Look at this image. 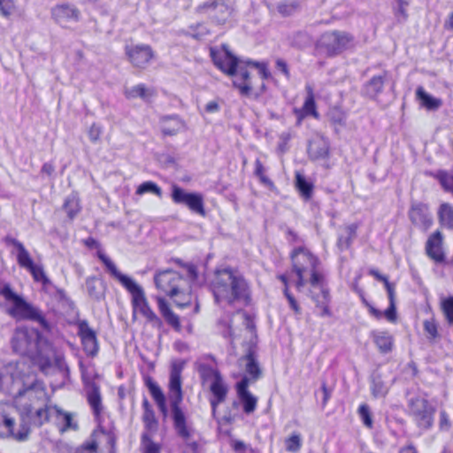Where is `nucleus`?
Instances as JSON below:
<instances>
[{
  "label": "nucleus",
  "instance_id": "1",
  "mask_svg": "<svg viewBox=\"0 0 453 453\" xmlns=\"http://www.w3.org/2000/svg\"><path fill=\"white\" fill-rule=\"evenodd\" d=\"M293 270L290 276L280 275L279 278L284 283V295L287 297L290 308L300 314L301 309L289 293L288 282H293L299 292L307 293L320 310L321 316H329L328 303L330 295L325 279L319 271L318 259L307 250L299 248L293 251Z\"/></svg>",
  "mask_w": 453,
  "mask_h": 453
},
{
  "label": "nucleus",
  "instance_id": "2",
  "mask_svg": "<svg viewBox=\"0 0 453 453\" xmlns=\"http://www.w3.org/2000/svg\"><path fill=\"white\" fill-rule=\"evenodd\" d=\"M0 390L14 398L16 409L30 415L32 407L45 404L44 384L37 379L34 365L26 360L0 364Z\"/></svg>",
  "mask_w": 453,
  "mask_h": 453
},
{
  "label": "nucleus",
  "instance_id": "3",
  "mask_svg": "<svg viewBox=\"0 0 453 453\" xmlns=\"http://www.w3.org/2000/svg\"><path fill=\"white\" fill-rule=\"evenodd\" d=\"M211 57L216 66L234 78V85L242 95L250 93L256 85V79L263 81L268 76L263 64L238 60L225 45L219 50L211 49Z\"/></svg>",
  "mask_w": 453,
  "mask_h": 453
},
{
  "label": "nucleus",
  "instance_id": "4",
  "mask_svg": "<svg viewBox=\"0 0 453 453\" xmlns=\"http://www.w3.org/2000/svg\"><path fill=\"white\" fill-rule=\"evenodd\" d=\"M12 345L14 351L22 355L16 362L26 360L27 365H37L42 372L50 365L53 350L50 343L35 329L17 328Z\"/></svg>",
  "mask_w": 453,
  "mask_h": 453
},
{
  "label": "nucleus",
  "instance_id": "5",
  "mask_svg": "<svg viewBox=\"0 0 453 453\" xmlns=\"http://www.w3.org/2000/svg\"><path fill=\"white\" fill-rule=\"evenodd\" d=\"M187 278L173 270L158 272L154 276L157 288L168 296L179 307H185L191 303L193 293L191 282L197 277L196 266H186Z\"/></svg>",
  "mask_w": 453,
  "mask_h": 453
},
{
  "label": "nucleus",
  "instance_id": "6",
  "mask_svg": "<svg viewBox=\"0 0 453 453\" xmlns=\"http://www.w3.org/2000/svg\"><path fill=\"white\" fill-rule=\"evenodd\" d=\"M182 365L173 363L169 381V399L172 407L174 426L178 434L185 441L187 447L184 453H196V443L193 441L194 430L186 420V417L179 408L182 400L180 373Z\"/></svg>",
  "mask_w": 453,
  "mask_h": 453
},
{
  "label": "nucleus",
  "instance_id": "7",
  "mask_svg": "<svg viewBox=\"0 0 453 453\" xmlns=\"http://www.w3.org/2000/svg\"><path fill=\"white\" fill-rule=\"evenodd\" d=\"M211 288L216 302L233 304L246 299L248 285L243 277L236 271L225 268L215 272Z\"/></svg>",
  "mask_w": 453,
  "mask_h": 453
},
{
  "label": "nucleus",
  "instance_id": "8",
  "mask_svg": "<svg viewBox=\"0 0 453 453\" xmlns=\"http://www.w3.org/2000/svg\"><path fill=\"white\" fill-rule=\"evenodd\" d=\"M100 259L105 265L111 274L129 291L132 296L133 317L141 314L148 322L160 326L161 321L150 309L142 288L130 277L122 274L115 265L104 255H100Z\"/></svg>",
  "mask_w": 453,
  "mask_h": 453
},
{
  "label": "nucleus",
  "instance_id": "9",
  "mask_svg": "<svg viewBox=\"0 0 453 453\" xmlns=\"http://www.w3.org/2000/svg\"><path fill=\"white\" fill-rule=\"evenodd\" d=\"M30 416L15 407L0 403V436L22 441L30 432Z\"/></svg>",
  "mask_w": 453,
  "mask_h": 453
},
{
  "label": "nucleus",
  "instance_id": "10",
  "mask_svg": "<svg viewBox=\"0 0 453 453\" xmlns=\"http://www.w3.org/2000/svg\"><path fill=\"white\" fill-rule=\"evenodd\" d=\"M239 366L243 368L250 376V378L244 376L241 381L237 383L239 399L242 403L244 411L250 414L256 410L257 398L248 390V387L250 382L256 381L261 375V370L257 363L252 349H250L245 357L239 359Z\"/></svg>",
  "mask_w": 453,
  "mask_h": 453
},
{
  "label": "nucleus",
  "instance_id": "11",
  "mask_svg": "<svg viewBox=\"0 0 453 453\" xmlns=\"http://www.w3.org/2000/svg\"><path fill=\"white\" fill-rule=\"evenodd\" d=\"M0 303L4 306L6 312L17 320L31 319L43 322L40 311L13 292L7 285L0 290Z\"/></svg>",
  "mask_w": 453,
  "mask_h": 453
},
{
  "label": "nucleus",
  "instance_id": "12",
  "mask_svg": "<svg viewBox=\"0 0 453 453\" xmlns=\"http://www.w3.org/2000/svg\"><path fill=\"white\" fill-rule=\"evenodd\" d=\"M354 42V37L345 31H329L326 32L317 42V50L328 57L340 55L344 50L349 49Z\"/></svg>",
  "mask_w": 453,
  "mask_h": 453
},
{
  "label": "nucleus",
  "instance_id": "13",
  "mask_svg": "<svg viewBox=\"0 0 453 453\" xmlns=\"http://www.w3.org/2000/svg\"><path fill=\"white\" fill-rule=\"evenodd\" d=\"M410 414L422 429H429L434 424L435 408L422 395L411 397L408 401Z\"/></svg>",
  "mask_w": 453,
  "mask_h": 453
},
{
  "label": "nucleus",
  "instance_id": "14",
  "mask_svg": "<svg viewBox=\"0 0 453 453\" xmlns=\"http://www.w3.org/2000/svg\"><path fill=\"white\" fill-rule=\"evenodd\" d=\"M204 383H208L214 399L211 400L213 410L216 405L225 400L227 387L219 373L213 368L204 367L202 372Z\"/></svg>",
  "mask_w": 453,
  "mask_h": 453
},
{
  "label": "nucleus",
  "instance_id": "15",
  "mask_svg": "<svg viewBox=\"0 0 453 453\" xmlns=\"http://www.w3.org/2000/svg\"><path fill=\"white\" fill-rule=\"evenodd\" d=\"M125 53L130 64L136 68H144L154 58L152 48L143 43L126 45Z\"/></svg>",
  "mask_w": 453,
  "mask_h": 453
},
{
  "label": "nucleus",
  "instance_id": "16",
  "mask_svg": "<svg viewBox=\"0 0 453 453\" xmlns=\"http://www.w3.org/2000/svg\"><path fill=\"white\" fill-rule=\"evenodd\" d=\"M51 16L61 27L71 28L81 20V13L76 6L64 4L55 6L51 10Z\"/></svg>",
  "mask_w": 453,
  "mask_h": 453
},
{
  "label": "nucleus",
  "instance_id": "17",
  "mask_svg": "<svg viewBox=\"0 0 453 453\" xmlns=\"http://www.w3.org/2000/svg\"><path fill=\"white\" fill-rule=\"evenodd\" d=\"M196 11L218 22H225L232 13V7L226 0H213L200 4Z\"/></svg>",
  "mask_w": 453,
  "mask_h": 453
},
{
  "label": "nucleus",
  "instance_id": "18",
  "mask_svg": "<svg viewBox=\"0 0 453 453\" xmlns=\"http://www.w3.org/2000/svg\"><path fill=\"white\" fill-rule=\"evenodd\" d=\"M172 198L174 203L186 204L191 211L204 216L203 197L201 194L188 193L178 186H173Z\"/></svg>",
  "mask_w": 453,
  "mask_h": 453
},
{
  "label": "nucleus",
  "instance_id": "19",
  "mask_svg": "<svg viewBox=\"0 0 453 453\" xmlns=\"http://www.w3.org/2000/svg\"><path fill=\"white\" fill-rule=\"evenodd\" d=\"M113 438L103 430L95 431L84 445L83 453H112Z\"/></svg>",
  "mask_w": 453,
  "mask_h": 453
},
{
  "label": "nucleus",
  "instance_id": "20",
  "mask_svg": "<svg viewBox=\"0 0 453 453\" xmlns=\"http://www.w3.org/2000/svg\"><path fill=\"white\" fill-rule=\"evenodd\" d=\"M409 217L414 225L424 230L428 229L433 224L432 216L429 214L426 206L423 204L412 205Z\"/></svg>",
  "mask_w": 453,
  "mask_h": 453
},
{
  "label": "nucleus",
  "instance_id": "21",
  "mask_svg": "<svg viewBox=\"0 0 453 453\" xmlns=\"http://www.w3.org/2000/svg\"><path fill=\"white\" fill-rule=\"evenodd\" d=\"M51 414L55 418L57 426L61 433L67 430H77L78 424L74 419V415L65 411L58 407H52Z\"/></svg>",
  "mask_w": 453,
  "mask_h": 453
},
{
  "label": "nucleus",
  "instance_id": "22",
  "mask_svg": "<svg viewBox=\"0 0 453 453\" xmlns=\"http://www.w3.org/2000/svg\"><path fill=\"white\" fill-rule=\"evenodd\" d=\"M79 334L84 350L88 355L94 356L98 349L96 333L88 326V323L83 321L79 324Z\"/></svg>",
  "mask_w": 453,
  "mask_h": 453
},
{
  "label": "nucleus",
  "instance_id": "23",
  "mask_svg": "<svg viewBox=\"0 0 453 453\" xmlns=\"http://www.w3.org/2000/svg\"><path fill=\"white\" fill-rule=\"evenodd\" d=\"M125 96L127 99L141 98L149 103L156 96V90L144 84H136L131 87H126L124 90Z\"/></svg>",
  "mask_w": 453,
  "mask_h": 453
},
{
  "label": "nucleus",
  "instance_id": "24",
  "mask_svg": "<svg viewBox=\"0 0 453 453\" xmlns=\"http://www.w3.org/2000/svg\"><path fill=\"white\" fill-rule=\"evenodd\" d=\"M442 240V234L440 231H436L429 237L426 242V253L436 262H441L444 259Z\"/></svg>",
  "mask_w": 453,
  "mask_h": 453
},
{
  "label": "nucleus",
  "instance_id": "25",
  "mask_svg": "<svg viewBox=\"0 0 453 453\" xmlns=\"http://www.w3.org/2000/svg\"><path fill=\"white\" fill-rule=\"evenodd\" d=\"M144 405L145 411L142 417L144 431L142 437H160L158 434V423L155 418L154 412L147 407L146 402Z\"/></svg>",
  "mask_w": 453,
  "mask_h": 453
},
{
  "label": "nucleus",
  "instance_id": "26",
  "mask_svg": "<svg viewBox=\"0 0 453 453\" xmlns=\"http://www.w3.org/2000/svg\"><path fill=\"white\" fill-rule=\"evenodd\" d=\"M308 153L312 159L325 158L329 153V142L323 137H316L309 145Z\"/></svg>",
  "mask_w": 453,
  "mask_h": 453
},
{
  "label": "nucleus",
  "instance_id": "27",
  "mask_svg": "<svg viewBox=\"0 0 453 453\" xmlns=\"http://www.w3.org/2000/svg\"><path fill=\"white\" fill-rule=\"evenodd\" d=\"M295 112L298 124H300L303 119L306 116H312L315 119H319V113L316 111L313 92L311 88H307V97L303 108L301 110H295Z\"/></svg>",
  "mask_w": 453,
  "mask_h": 453
},
{
  "label": "nucleus",
  "instance_id": "28",
  "mask_svg": "<svg viewBox=\"0 0 453 453\" xmlns=\"http://www.w3.org/2000/svg\"><path fill=\"white\" fill-rule=\"evenodd\" d=\"M161 129L165 134L173 135L185 128L184 122L175 116H165L160 119Z\"/></svg>",
  "mask_w": 453,
  "mask_h": 453
},
{
  "label": "nucleus",
  "instance_id": "29",
  "mask_svg": "<svg viewBox=\"0 0 453 453\" xmlns=\"http://www.w3.org/2000/svg\"><path fill=\"white\" fill-rule=\"evenodd\" d=\"M157 301L158 309H159L162 316L166 320V322L171 326H173L176 331L180 332V324L179 317L171 311L168 303L163 297H157Z\"/></svg>",
  "mask_w": 453,
  "mask_h": 453
},
{
  "label": "nucleus",
  "instance_id": "30",
  "mask_svg": "<svg viewBox=\"0 0 453 453\" xmlns=\"http://www.w3.org/2000/svg\"><path fill=\"white\" fill-rule=\"evenodd\" d=\"M438 219L442 226L453 229V206L449 203H442L437 211Z\"/></svg>",
  "mask_w": 453,
  "mask_h": 453
},
{
  "label": "nucleus",
  "instance_id": "31",
  "mask_svg": "<svg viewBox=\"0 0 453 453\" xmlns=\"http://www.w3.org/2000/svg\"><path fill=\"white\" fill-rule=\"evenodd\" d=\"M417 98L421 102V105L426 107L427 110H437L439 109L442 102L439 98H435L426 93L422 87H418L416 90Z\"/></svg>",
  "mask_w": 453,
  "mask_h": 453
},
{
  "label": "nucleus",
  "instance_id": "32",
  "mask_svg": "<svg viewBox=\"0 0 453 453\" xmlns=\"http://www.w3.org/2000/svg\"><path fill=\"white\" fill-rule=\"evenodd\" d=\"M51 410L52 407H46V403L32 407V413L29 415L30 421L33 419L35 424L38 426L42 425L49 419L50 416H52Z\"/></svg>",
  "mask_w": 453,
  "mask_h": 453
},
{
  "label": "nucleus",
  "instance_id": "33",
  "mask_svg": "<svg viewBox=\"0 0 453 453\" xmlns=\"http://www.w3.org/2000/svg\"><path fill=\"white\" fill-rule=\"evenodd\" d=\"M12 244L16 249L19 265L26 269L32 266L34 262L24 245L17 240H12Z\"/></svg>",
  "mask_w": 453,
  "mask_h": 453
},
{
  "label": "nucleus",
  "instance_id": "34",
  "mask_svg": "<svg viewBox=\"0 0 453 453\" xmlns=\"http://www.w3.org/2000/svg\"><path fill=\"white\" fill-rule=\"evenodd\" d=\"M148 386H149V390H150L153 399L157 403L158 409L160 410L162 414L165 417L168 413V409L166 406V401H165L164 393L162 392L160 388L153 382H150Z\"/></svg>",
  "mask_w": 453,
  "mask_h": 453
},
{
  "label": "nucleus",
  "instance_id": "35",
  "mask_svg": "<svg viewBox=\"0 0 453 453\" xmlns=\"http://www.w3.org/2000/svg\"><path fill=\"white\" fill-rule=\"evenodd\" d=\"M141 449L142 453H161L160 437H142Z\"/></svg>",
  "mask_w": 453,
  "mask_h": 453
},
{
  "label": "nucleus",
  "instance_id": "36",
  "mask_svg": "<svg viewBox=\"0 0 453 453\" xmlns=\"http://www.w3.org/2000/svg\"><path fill=\"white\" fill-rule=\"evenodd\" d=\"M384 85V78L382 76H374L365 86V93L370 97H375L381 92Z\"/></svg>",
  "mask_w": 453,
  "mask_h": 453
},
{
  "label": "nucleus",
  "instance_id": "37",
  "mask_svg": "<svg viewBox=\"0 0 453 453\" xmlns=\"http://www.w3.org/2000/svg\"><path fill=\"white\" fill-rule=\"evenodd\" d=\"M374 342L382 352H388L392 348V337L386 332H380L374 334Z\"/></svg>",
  "mask_w": 453,
  "mask_h": 453
},
{
  "label": "nucleus",
  "instance_id": "38",
  "mask_svg": "<svg viewBox=\"0 0 453 453\" xmlns=\"http://www.w3.org/2000/svg\"><path fill=\"white\" fill-rule=\"evenodd\" d=\"M18 12L16 0H0V15L5 19H10Z\"/></svg>",
  "mask_w": 453,
  "mask_h": 453
},
{
  "label": "nucleus",
  "instance_id": "39",
  "mask_svg": "<svg viewBox=\"0 0 453 453\" xmlns=\"http://www.w3.org/2000/svg\"><path fill=\"white\" fill-rule=\"evenodd\" d=\"M88 400L91 408L93 409L94 414L98 417L102 411V404L100 394L96 388H93L88 393Z\"/></svg>",
  "mask_w": 453,
  "mask_h": 453
},
{
  "label": "nucleus",
  "instance_id": "40",
  "mask_svg": "<svg viewBox=\"0 0 453 453\" xmlns=\"http://www.w3.org/2000/svg\"><path fill=\"white\" fill-rule=\"evenodd\" d=\"M329 120L334 125L344 126L346 120V113L339 107H333L327 113Z\"/></svg>",
  "mask_w": 453,
  "mask_h": 453
},
{
  "label": "nucleus",
  "instance_id": "41",
  "mask_svg": "<svg viewBox=\"0 0 453 453\" xmlns=\"http://www.w3.org/2000/svg\"><path fill=\"white\" fill-rule=\"evenodd\" d=\"M296 185L303 197L309 198L311 196L312 192V186L305 180L303 176L299 173L296 176Z\"/></svg>",
  "mask_w": 453,
  "mask_h": 453
},
{
  "label": "nucleus",
  "instance_id": "42",
  "mask_svg": "<svg viewBox=\"0 0 453 453\" xmlns=\"http://www.w3.org/2000/svg\"><path fill=\"white\" fill-rule=\"evenodd\" d=\"M285 447L288 452L296 453L302 447V437L299 434H293L285 440Z\"/></svg>",
  "mask_w": 453,
  "mask_h": 453
},
{
  "label": "nucleus",
  "instance_id": "43",
  "mask_svg": "<svg viewBox=\"0 0 453 453\" xmlns=\"http://www.w3.org/2000/svg\"><path fill=\"white\" fill-rule=\"evenodd\" d=\"M149 192L155 194L158 197H161L162 196L161 188L151 181L143 182L136 189V194L139 196Z\"/></svg>",
  "mask_w": 453,
  "mask_h": 453
},
{
  "label": "nucleus",
  "instance_id": "44",
  "mask_svg": "<svg viewBox=\"0 0 453 453\" xmlns=\"http://www.w3.org/2000/svg\"><path fill=\"white\" fill-rule=\"evenodd\" d=\"M441 308L447 320L450 324H453V296L441 297Z\"/></svg>",
  "mask_w": 453,
  "mask_h": 453
},
{
  "label": "nucleus",
  "instance_id": "45",
  "mask_svg": "<svg viewBox=\"0 0 453 453\" xmlns=\"http://www.w3.org/2000/svg\"><path fill=\"white\" fill-rule=\"evenodd\" d=\"M65 209L70 219H73L78 213L80 211V205L76 196L72 195L66 199L65 203Z\"/></svg>",
  "mask_w": 453,
  "mask_h": 453
},
{
  "label": "nucleus",
  "instance_id": "46",
  "mask_svg": "<svg viewBox=\"0 0 453 453\" xmlns=\"http://www.w3.org/2000/svg\"><path fill=\"white\" fill-rule=\"evenodd\" d=\"M298 9L296 2H282L277 5L278 12L283 16H289Z\"/></svg>",
  "mask_w": 453,
  "mask_h": 453
},
{
  "label": "nucleus",
  "instance_id": "47",
  "mask_svg": "<svg viewBox=\"0 0 453 453\" xmlns=\"http://www.w3.org/2000/svg\"><path fill=\"white\" fill-rule=\"evenodd\" d=\"M358 413L363 420L365 426L371 428L372 426V419L371 417L370 409L367 404H362L358 409Z\"/></svg>",
  "mask_w": 453,
  "mask_h": 453
},
{
  "label": "nucleus",
  "instance_id": "48",
  "mask_svg": "<svg viewBox=\"0 0 453 453\" xmlns=\"http://www.w3.org/2000/svg\"><path fill=\"white\" fill-rule=\"evenodd\" d=\"M438 179L444 189L450 191L453 194V175L447 173H440L438 174Z\"/></svg>",
  "mask_w": 453,
  "mask_h": 453
},
{
  "label": "nucleus",
  "instance_id": "49",
  "mask_svg": "<svg viewBox=\"0 0 453 453\" xmlns=\"http://www.w3.org/2000/svg\"><path fill=\"white\" fill-rule=\"evenodd\" d=\"M439 428L441 431H448L451 426V422L449 420V417L445 410L440 411L439 416Z\"/></svg>",
  "mask_w": 453,
  "mask_h": 453
},
{
  "label": "nucleus",
  "instance_id": "50",
  "mask_svg": "<svg viewBox=\"0 0 453 453\" xmlns=\"http://www.w3.org/2000/svg\"><path fill=\"white\" fill-rule=\"evenodd\" d=\"M398 6L396 7L395 11V18L398 19V21H403L407 19V12H406V6L407 3H405L403 0H397Z\"/></svg>",
  "mask_w": 453,
  "mask_h": 453
},
{
  "label": "nucleus",
  "instance_id": "51",
  "mask_svg": "<svg viewBox=\"0 0 453 453\" xmlns=\"http://www.w3.org/2000/svg\"><path fill=\"white\" fill-rule=\"evenodd\" d=\"M27 270L31 273L35 280H36V281H42L44 280H46V277H45L42 268L41 266L33 264L32 266H29L27 268Z\"/></svg>",
  "mask_w": 453,
  "mask_h": 453
},
{
  "label": "nucleus",
  "instance_id": "52",
  "mask_svg": "<svg viewBox=\"0 0 453 453\" xmlns=\"http://www.w3.org/2000/svg\"><path fill=\"white\" fill-rule=\"evenodd\" d=\"M101 133V127L93 124L88 130V137L92 142H96L99 139Z\"/></svg>",
  "mask_w": 453,
  "mask_h": 453
},
{
  "label": "nucleus",
  "instance_id": "53",
  "mask_svg": "<svg viewBox=\"0 0 453 453\" xmlns=\"http://www.w3.org/2000/svg\"><path fill=\"white\" fill-rule=\"evenodd\" d=\"M424 328L431 337L436 336L437 327L434 320H426L424 322Z\"/></svg>",
  "mask_w": 453,
  "mask_h": 453
},
{
  "label": "nucleus",
  "instance_id": "54",
  "mask_svg": "<svg viewBox=\"0 0 453 453\" xmlns=\"http://www.w3.org/2000/svg\"><path fill=\"white\" fill-rule=\"evenodd\" d=\"M219 109H220L219 104V102L217 100L210 101L204 106V111L207 113L218 112L219 111Z\"/></svg>",
  "mask_w": 453,
  "mask_h": 453
},
{
  "label": "nucleus",
  "instance_id": "55",
  "mask_svg": "<svg viewBox=\"0 0 453 453\" xmlns=\"http://www.w3.org/2000/svg\"><path fill=\"white\" fill-rule=\"evenodd\" d=\"M385 317L390 322H395L396 319L395 303H389L388 309L384 312Z\"/></svg>",
  "mask_w": 453,
  "mask_h": 453
},
{
  "label": "nucleus",
  "instance_id": "56",
  "mask_svg": "<svg viewBox=\"0 0 453 453\" xmlns=\"http://www.w3.org/2000/svg\"><path fill=\"white\" fill-rule=\"evenodd\" d=\"M372 391L374 396H382L387 393L386 388H384L382 385H379L376 383H373V386L372 388Z\"/></svg>",
  "mask_w": 453,
  "mask_h": 453
},
{
  "label": "nucleus",
  "instance_id": "57",
  "mask_svg": "<svg viewBox=\"0 0 453 453\" xmlns=\"http://www.w3.org/2000/svg\"><path fill=\"white\" fill-rule=\"evenodd\" d=\"M385 288L388 292L389 303H395V288L394 286L389 283L388 281H386Z\"/></svg>",
  "mask_w": 453,
  "mask_h": 453
},
{
  "label": "nucleus",
  "instance_id": "58",
  "mask_svg": "<svg viewBox=\"0 0 453 453\" xmlns=\"http://www.w3.org/2000/svg\"><path fill=\"white\" fill-rule=\"evenodd\" d=\"M264 172H265L264 166L262 165V164H261L259 161H257V162H256V169H255V173H256V174L260 178V180H261L263 182H265V181H266V179H265V177L264 176Z\"/></svg>",
  "mask_w": 453,
  "mask_h": 453
},
{
  "label": "nucleus",
  "instance_id": "59",
  "mask_svg": "<svg viewBox=\"0 0 453 453\" xmlns=\"http://www.w3.org/2000/svg\"><path fill=\"white\" fill-rule=\"evenodd\" d=\"M42 172L47 175H50L54 172V166L50 163H46L42 165Z\"/></svg>",
  "mask_w": 453,
  "mask_h": 453
},
{
  "label": "nucleus",
  "instance_id": "60",
  "mask_svg": "<svg viewBox=\"0 0 453 453\" xmlns=\"http://www.w3.org/2000/svg\"><path fill=\"white\" fill-rule=\"evenodd\" d=\"M233 447L237 453H242L246 449V446L242 441H234Z\"/></svg>",
  "mask_w": 453,
  "mask_h": 453
},
{
  "label": "nucleus",
  "instance_id": "61",
  "mask_svg": "<svg viewBox=\"0 0 453 453\" xmlns=\"http://www.w3.org/2000/svg\"><path fill=\"white\" fill-rule=\"evenodd\" d=\"M238 317H240L243 320V323L245 325V329L247 331L250 332L251 331V328H250V323L251 322H250V320L248 318H246L243 314H240V315H238Z\"/></svg>",
  "mask_w": 453,
  "mask_h": 453
},
{
  "label": "nucleus",
  "instance_id": "62",
  "mask_svg": "<svg viewBox=\"0 0 453 453\" xmlns=\"http://www.w3.org/2000/svg\"><path fill=\"white\" fill-rule=\"evenodd\" d=\"M357 226L355 225H351L346 227V232L349 238H352L356 234Z\"/></svg>",
  "mask_w": 453,
  "mask_h": 453
},
{
  "label": "nucleus",
  "instance_id": "63",
  "mask_svg": "<svg viewBox=\"0 0 453 453\" xmlns=\"http://www.w3.org/2000/svg\"><path fill=\"white\" fill-rule=\"evenodd\" d=\"M370 313L374 316L376 319H380L382 318L383 313L373 307H370Z\"/></svg>",
  "mask_w": 453,
  "mask_h": 453
},
{
  "label": "nucleus",
  "instance_id": "64",
  "mask_svg": "<svg viewBox=\"0 0 453 453\" xmlns=\"http://www.w3.org/2000/svg\"><path fill=\"white\" fill-rule=\"evenodd\" d=\"M400 453H418L413 446H407L400 450Z\"/></svg>",
  "mask_w": 453,
  "mask_h": 453
}]
</instances>
